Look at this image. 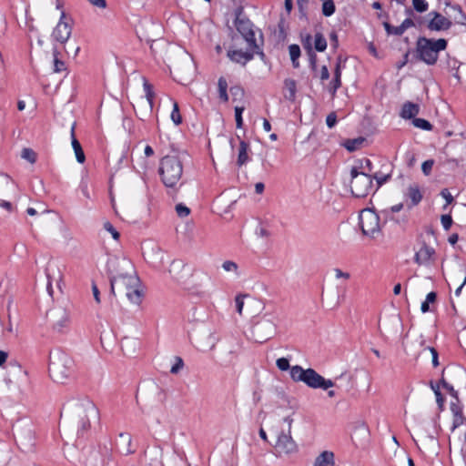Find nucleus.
Here are the masks:
<instances>
[{
    "label": "nucleus",
    "instance_id": "2f4dec72",
    "mask_svg": "<svg viewBox=\"0 0 466 466\" xmlns=\"http://www.w3.org/2000/svg\"><path fill=\"white\" fill-rule=\"evenodd\" d=\"M221 268L230 279H238L242 276L239 265L233 260H224L221 264Z\"/></svg>",
    "mask_w": 466,
    "mask_h": 466
},
{
    "label": "nucleus",
    "instance_id": "cd10ccee",
    "mask_svg": "<svg viewBox=\"0 0 466 466\" xmlns=\"http://www.w3.org/2000/svg\"><path fill=\"white\" fill-rule=\"evenodd\" d=\"M147 461V466H164L162 461L163 450L159 446H155L145 452Z\"/></svg>",
    "mask_w": 466,
    "mask_h": 466
},
{
    "label": "nucleus",
    "instance_id": "7c9ffc66",
    "mask_svg": "<svg viewBox=\"0 0 466 466\" xmlns=\"http://www.w3.org/2000/svg\"><path fill=\"white\" fill-rule=\"evenodd\" d=\"M117 447L124 455H129L135 452V449L132 448L131 435L127 432L118 435Z\"/></svg>",
    "mask_w": 466,
    "mask_h": 466
},
{
    "label": "nucleus",
    "instance_id": "8fccbe9b",
    "mask_svg": "<svg viewBox=\"0 0 466 466\" xmlns=\"http://www.w3.org/2000/svg\"><path fill=\"white\" fill-rule=\"evenodd\" d=\"M335 12V4L333 0H324L322 4V14L325 16H330Z\"/></svg>",
    "mask_w": 466,
    "mask_h": 466
},
{
    "label": "nucleus",
    "instance_id": "0e129e2a",
    "mask_svg": "<svg viewBox=\"0 0 466 466\" xmlns=\"http://www.w3.org/2000/svg\"><path fill=\"white\" fill-rule=\"evenodd\" d=\"M340 86H341L340 78L334 76L333 80L330 82L329 88L332 96H335L337 90L340 87Z\"/></svg>",
    "mask_w": 466,
    "mask_h": 466
},
{
    "label": "nucleus",
    "instance_id": "c85d7f7f",
    "mask_svg": "<svg viewBox=\"0 0 466 466\" xmlns=\"http://www.w3.org/2000/svg\"><path fill=\"white\" fill-rule=\"evenodd\" d=\"M70 322L69 314L65 309H58L53 314V327L58 331H63Z\"/></svg>",
    "mask_w": 466,
    "mask_h": 466
},
{
    "label": "nucleus",
    "instance_id": "58836bf2",
    "mask_svg": "<svg viewBox=\"0 0 466 466\" xmlns=\"http://www.w3.org/2000/svg\"><path fill=\"white\" fill-rule=\"evenodd\" d=\"M155 96L154 91L147 93L145 97L140 99L142 106H144V112L142 116L150 115L153 109V99Z\"/></svg>",
    "mask_w": 466,
    "mask_h": 466
},
{
    "label": "nucleus",
    "instance_id": "0eeeda50",
    "mask_svg": "<svg viewBox=\"0 0 466 466\" xmlns=\"http://www.w3.org/2000/svg\"><path fill=\"white\" fill-rule=\"evenodd\" d=\"M436 435L435 426L427 422L416 427L412 439L420 451L430 454H437L439 442Z\"/></svg>",
    "mask_w": 466,
    "mask_h": 466
},
{
    "label": "nucleus",
    "instance_id": "c9c22d12",
    "mask_svg": "<svg viewBox=\"0 0 466 466\" xmlns=\"http://www.w3.org/2000/svg\"><path fill=\"white\" fill-rule=\"evenodd\" d=\"M71 140H72V147L75 151L76 160L79 163H84L86 160V157H85L84 151L82 149V147H81L79 141L76 138L75 125H73V127L71 128Z\"/></svg>",
    "mask_w": 466,
    "mask_h": 466
},
{
    "label": "nucleus",
    "instance_id": "f03ea898",
    "mask_svg": "<svg viewBox=\"0 0 466 466\" xmlns=\"http://www.w3.org/2000/svg\"><path fill=\"white\" fill-rule=\"evenodd\" d=\"M99 418L96 405L88 399L74 400L64 405L59 426L67 434L82 436Z\"/></svg>",
    "mask_w": 466,
    "mask_h": 466
},
{
    "label": "nucleus",
    "instance_id": "864d4df0",
    "mask_svg": "<svg viewBox=\"0 0 466 466\" xmlns=\"http://www.w3.org/2000/svg\"><path fill=\"white\" fill-rule=\"evenodd\" d=\"M451 8L458 13V15L454 17L455 22L459 25H466V15L463 13L461 6L453 5Z\"/></svg>",
    "mask_w": 466,
    "mask_h": 466
},
{
    "label": "nucleus",
    "instance_id": "ddd939ff",
    "mask_svg": "<svg viewBox=\"0 0 466 466\" xmlns=\"http://www.w3.org/2000/svg\"><path fill=\"white\" fill-rule=\"evenodd\" d=\"M195 71L192 57L186 52H182L178 61L174 63L172 73L176 80L179 83L186 84L190 81Z\"/></svg>",
    "mask_w": 466,
    "mask_h": 466
},
{
    "label": "nucleus",
    "instance_id": "9d476101",
    "mask_svg": "<svg viewBox=\"0 0 466 466\" xmlns=\"http://www.w3.org/2000/svg\"><path fill=\"white\" fill-rule=\"evenodd\" d=\"M278 319L272 314H264L251 327L250 339L258 343L271 339L278 330Z\"/></svg>",
    "mask_w": 466,
    "mask_h": 466
},
{
    "label": "nucleus",
    "instance_id": "4d7b16f0",
    "mask_svg": "<svg viewBox=\"0 0 466 466\" xmlns=\"http://www.w3.org/2000/svg\"><path fill=\"white\" fill-rule=\"evenodd\" d=\"M412 123L416 127L423 130H431L432 128L431 124L423 118H414Z\"/></svg>",
    "mask_w": 466,
    "mask_h": 466
},
{
    "label": "nucleus",
    "instance_id": "f8f14e48",
    "mask_svg": "<svg viewBox=\"0 0 466 466\" xmlns=\"http://www.w3.org/2000/svg\"><path fill=\"white\" fill-rule=\"evenodd\" d=\"M384 222L372 208H364L360 214V227L363 236L375 239L381 236Z\"/></svg>",
    "mask_w": 466,
    "mask_h": 466
},
{
    "label": "nucleus",
    "instance_id": "aec40b11",
    "mask_svg": "<svg viewBox=\"0 0 466 466\" xmlns=\"http://www.w3.org/2000/svg\"><path fill=\"white\" fill-rule=\"evenodd\" d=\"M255 54H260L261 56H264V54L260 51V47H258V49H252L248 46H247L246 51H242L241 49H229L228 51V56L231 61L241 64L243 66L253 59Z\"/></svg>",
    "mask_w": 466,
    "mask_h": 466
},
{
    "label": "nucleus",
    "instance_id": "774afa93",
    "mask_svg": "<svg viewBox=\"0 0 466 466\" xmlns=\"http://www.w3.org/2000/svg\"><path fill=\"white\" fill-rule=\"evenodd\" d=\"M104 228L112 235L114 239L117 240L119 238L118 231L114 228V226L110 222H105Z\"/></svg>",
    "mask_w": 466,
    "mask_h": 466
},
{
    "label": "nucleus",
    "instance_id": "052dcab7",
    "mask_svg": "<svg viewBox=\"0 0 466 466\" xmlns=\"http://www.w3.org/2000/svg\"><path fill=\"white\" fill-rule=\"evenodd\" d=\"M412 5L417 12L423 13L428 10L429 5L425 0H412Z\"/></svg>",
    "mask_w": 466,
    "mask_h": 466
},
{
    "label": "nucleus",
    "instance_id": "39448f33",
    "mask_svg": "<svg viewBox=\"0 0 466 466\" xmlns=\"http://www.w3.org/2000/svg\"><path fill=\"white\" fill-rule=\"evenodd\" d=\"M294 411L291 410L283 418V422L287 424V429L277 430L275 432V439L271 442L277 456H289L295 454L299 451V447L291 435V428L293 424Z\"/></svg>",
    "mask_w": 466,
    "mask_h": 466
},
{
    "label": "nucleus",
    "instance_id": "37998d69",
    "mask_svg": "<svg viewBox=\"0 0 466 466\" xmlns=\"http://www.w3.org/2000/svg\"><path fill=\"white\" fill-rule=\"evenodd\" d=\"M381 326L386 332L390 333L395 328L400 326V320L397 317L392 319H385L381 324L380 323V328Z\"/></svg>",
    "mask_w": 466,
    "mask_h": 466
},
{
    "label": "nucleus",
    "instance_id": "423d86ee",
    "mask_svg": "<svg viewBox=\"0 0 466 466\" xmlns=\"http://www.w3.org/2000/svg\"><path fill=\"white\" fill-rule=\"evenodd\" d=\"M446 47L447 41L444 38L431 39L421 36L416 42V54L420 60L432 66L436 64L439 53L445 50Z\"/></svg>",
    "mask_w": 466,
    "mask_h": 466
},
{
    "label": "nucleus",
    "instance_id": "69168bd1",
    "mask_svg": "<svg viewBox=\"0 0 466 466\" xmlns=\"http://www.w3.org/2000/svg\"><path fill=\"white\" fill-rule=\"evenodd\" d=\"M176 211L178 217L186 218L189 215L190 209L183 204H177L176 206Z\"/></svg>",
    "mask_w": 466,
    "mask_h": 466
},
{
    "label": "nucleus",
    "instance_id": "b1692460",
    "mask_svg": "<svg viewBox=\"0 0 466 466\" xmlns=\"http://www.w3.org/2000/svg\"><path fill=\"white\" fill-rule=\"evenodd\" d=\"M404 197L407 201H410V203L407 204L408 208H411L421 201L422 193L417 184H411L407 187Z\"/></svg>",
    "mask_w": 466,
    "mask_h": 466
},
{
    "label": "nucleus",
    "instance_id": "79ce46f5",
    "mask_svg": "<svg viewBox=\"0 0 466 466\" xmlns=\"http://www.w3.org/2000/svg\"><path fill=\"white\" fill-rule=\"evenodd\" d=\"M354 434L360 438H366L369 435V428L364 421H357L354 425Z\"/></svg>",
    "mask_w": 466,
    "mask_h": 466
},
{
    "label": "nucleus",
    "instance_id": "bf43d9fd",
    "mask_svg": "<svg viewBox=\"0 0 466 466\" xmlns=\"http://www.w3.org/2000/svg\"><path fill=\"white\" fill-rule=\"evenodd\" d=\"M230 94H231L234 101H239L244 96V90L242 87L238 86H232L230 88Z\"/></svg>",
    "mask_w": 466,
    "mask_h": 466
},
{
    "label": "nucleus",
    "instance_id": "f257e3e1",
    "mask_svg": "<svg viewBox=\"0 0 466 466\" xmlns=\"http://www.w3.org/2000/svg\"><path fill=\"white\" fill-rule=\"evenodd\" d=\"M109 270L111 292L138 306L142 300V292L132 262L126 258H115L109 264Z\"/></svg>",
    "mask_w": 466,
    "mask_h": 466
},
{
    "label": "nucleus",
    "instance_id": "603ef678",
    "mask_svg": "<svg viewBox=\"0 0 466 466\" xmlns=\"http://www.w3.org/2000/svg\"><path fill=\"white\" fill-rule=\"evenodd\" d=\"M326 47H327V41L324 38V36L320 33L316 34L315 35V48H316V50L319 52H322L326 49Z\"/></svg>",
    "mask_w": 466,
    "mask_h": 466
},
{
    "label": "nucleus",
    "instance_id": "6e6d98bb",
    "mask_svg": "<svg viewBox=\"0 0 466 466\" xmlns=\"http://www.w3.org/2000/svg\"><path fill=\"white\" fill-rule=\"evenodd\" d=\"M383 26L388 35H401L404 32L402 28L399 26H392L390 23L384 22Z\"/></svg>",
    "mask_w": 466,
    "mask_h": 466
},
{
    "label": "nucleus",
    "instance_id": "ea45409f",
    "mask_svg": "<svg viewBox=\"0 0 466 466\" xmlns=\"http://www.w3.org/2000/svg\"><path fill=\"white\" fill-rule=\"evenodd\" d=\"M365 142V138L362 137H357V138H352V139H347L344 143H343V146L350 151V152H353L359 148L361 147V146L363 145V143Z\"/></svg>",
    "mask_w": 466,
    "mask_h": 466
},
{
    "label": "nucleus",
    "instance_id": "c03bdc74",
    "mask_svg": "<svg viewBox=\"0 0 466 466\" xmlns=\"http://www.w3.org/2000/svg\"><path fill=\"white\" fill-rule=\"evenodd\" d=\"M168 101L173 106V110L171 112V119L174 122V124L177 126L182 122V117L179 113L178 105L176 101L172 100L171 98H168Z\"/></svg>",
    "mask_w": 466,
    "mask_h": 466
},
{
    "label": "nucleus",
    "instance_id": "e433bc0d",
    "mask_svg": "<svg viewBox=\"0 0 466 466\" xmlns=\"http://www.w3.org/2000/svg\"><path fill=\"white\" fill-rule=\"evenodd\" d=\"M420 108L417 104L407 102L403 105L400 116L403 118L410 119L419 114Z\"/></svg>",
    "mask_w": 466,
    "mask_h": 466
},
{
    "label": "nucleus",
    "instance_id": "a19ab883",
    "mask_svg": "<svg viewBox=\"0 0 466 466\" xmlns=\"http://www.w3.org/2000/svg\"><path fill=\"white\" fill-rule=\"evenodd\" d=\"M248 145L245 141H240L239 144V151L238 156V165L239 167L243 166L248 160Z\"/></svg>",
    "mask_w": 466,
    "mask_h": 466
},
{
    "label": "nucleus",
    "instance_id": "7ed1b4c3",
    "mask_svg": "<svg viewBox=\"0 0 466 466\" xmlns=\"http://www.w3.org/2000/svg\"><path fill=\"white\" fill-rule=\"evenodd\" d=\"M135 400L143 414L154 416L164 404L166 392L155 380H147L138 385Z\"/></svg>",
    "mask_w": 466,
    "mask_h": 466
},
{
    "label": "nucleus",
    "instance_id": "49530a36",
    "mask_svg": "<svg viewBox=\"0 0 466 466\" xmlns=\"http://www.w3.org/2000/svg\"><path fill=\"white\" fill-rule=\"evenodd\" d=\"M218 92H219V97L224 101L227 102L228 100V96L227 94L228 89V83L225 78L220 77L218 79Z\"/></svg>",
    "mask_w": 466,
    "mask_h": 466
},
{
    "label": "nucleus",
    "instance_id": "09e8293b",
    "mask_svg": "<svg viewBox=\"0 0 466 466\" xmlns=\"http://www.w3.org/2000/svg\"><path fill=\"white\" fill-rule=\"evenodd\" d=\"M21 157L31 164H35L36 161V153L28 147H25L21 152Z\"/></svg>",
    "mask_w": 466,
    "mask_h": 466
},
{
    "label": "nucleus",
    "instance_id": "1a4fd4ad",
    "mask_svg": "<svg viewBox=\"0 0 466 466\" xmlns=\"http://www.w3.org/2000/svg\"><path fill=\"white\" fill-rule=\"evenodd\" d=\"M183 164L177 156H166L160 160L159 175L167 187H175L181 179Z\"/></svg>",
    "mask_w": 466,
    "mask_h": 466
},
{
    "label": "nucleus",
    "instance_id": "a18cd8bd",
    "mask_svg": "<svg viewBox=\"0 0 466 466\" xmlns=\"http://www.w3.org/2000/svg\"><path fill=\"white\" fill-rule=\"evenodd\" d=\"M290 59L292 61L293 66L298 67L299 62L298 59L300 56V48L298 45H291L289 47Z\"/></svg>",
    "mask_w": 466,
    "mask_h": 466
},
{
    "label": "nucleus",
    "instance_id": "4468645a",
    "mask_svg": "<svg viewBox=\"0 0 466 466\" xmlns=\"http://www.w3.org/2000/svg\"><path fill=\"white\" fill-rule=\"evenodd\" d=\"M350 174V188L352 194L357 198H363L367 196L371 190V177L364 172H359L356 168H352Z\"/></svg>",
    "mask_w": 466,
    "mask_h": 466
},
{
    "label": "nucleus",
    "instance_id": "f704fd0d",
    "mask_svg": "<svg viewBox=\"0 0 466 466\" xmlns=\"http://www.w3.org/2000/svg\"><path fill=\"white\" fill-rule=\"evenodd\" d=\"M101 344L106 351H113L116 346V339L111 330H105L101 334Z\"/></svg>",
    "mask_w": 466,
    "mask_h": 466
},
{
    "label": "nucleus",
    "instance_id": "393cba45",
    "mask_svg": "<svg viewBox=\"0 0 466 466\" xmlns=\"http://www.w3.org/2000/svg\"><path fill=\"white\" fill-rule=\"evenodd\" d=\"M218 337L212 332H205L197 339V347L203 351L211 350L218 342Z\"/></svg>",
    "mask_w": 466,
    "mask_h": 466
},
{
    "label": "nucleus",
    "instance_id": "de8ad7c7",
    "mask_svg": "<svg viewBox=\"0 0 466 466\" xmlns=\"http://www.w3.org/2000/svg\"><path fill=\"white\" fill-rule=\"evenodd\" d=\"M183 268V263L179 260H173L170 264L168 272L174 279L179 278L180 270Z\"/></svg>",
    "mask_w": 466,
    "mask_h": 466
},
{
    "label": "nucleus",
    "instance_id": "6ab92c4d",
    "mask_svg": "<svg viewBox=\"0 0 466 466\" xmlns=\"http://www.w3.org/2000/svg\"><path fill=\"white\" fill-rule=\"evenodd\" d=\"M71 34L72 25L66 20L65 13L62 12L60 20L52 32V38L60 44H66Z\"/></svg>",
    "mask_w": 466,
    "mask_h": 466
},
{
    "label": "nucleus",
    "instance_id": "c756f323",
    "mask_svg": "<svg viewBox=\"0 0 466 466\" xmlns=\"http://www.w3.org/2000/svg\"><path fill=\"white\" fill-rule=\"evenodd\" d=\"M15 182L6 174H0V195L9 197L15 191Z\"/></svg>",
    "mask_w": 466,
    "mask_h": 466
},
{
    "label": "nucleus",
    "instance_id": "e2e57ef3",
    "mask_svg": "<svg viewBox=\"0 0 466 466\" xmlns=\"http://www.w3.org/2000/svg\"><path fill=\"white\" fill-rule=\"evenodd\" d=\"M458 270L460 272L463 273L465 276H464L462 283L455 290V294L454 295L457 298L461 295V289H462L463 286L466 284V266H464L462 264H460L459 267H458Z\"/></svg>",
    "mask_w": 466,
    "mask_h": 466
},
{
    "label": "nucleus",
    "instance_id": "72a5a7b5",
    "mask_svg": "<svg viewBox=\"0 0 466 466\" xmlns=\"http://www.w3.org/2000/svg\"><path fill=\"white\" fill-rule=\"evenodd\" d=\"M419 357L422 360H431V363L434 367L439 366V358L437 350L432 347H424L419 354Z\"/></svg>",
    "mask_w": 466,
    "mask_h": 466
},
{
    "label": "nucleus",
    "instance_id": "20e7f679",
    "mask_svg": "<svg viewBox=\"0 0 466 466\" xmlns=\"http://www.w3.org/2000/svg\"><path fill=\"white\" fill-rule=\"evenodd\" d=\"M451 410L453 414L451 433L450 436V454L457 461L466 463V419L461 408L451 402Z\"/></svg>",
    "mask_w": 466,
    "mask_h": 466
},
{
    "label": "nucleus",
    "instance_id": "5701e85b",
    "mask_svg": "<svg viewBox=\"0 0 466 466\" xmlns=\"http://www.w3.org/2000/svg\"><path fill=\"white\" fill-rule=\"evenodd\" d=\"M15 439L19 449L25 452L34 447V432L30 429H16Z\"/></svg>",
    "mask_w": 466,
    "mask_h": 466
},
{
    "label": "nucleus",
    "instance_id": "5fc2aeb1",
    "mask_svg": "<svg viewBox=\"0 0 466 466\" xmlns=\"http://www.w3.org/2000/svg\"><path fill=\"white\" fill-rule=\"evenodd\" d=\"M184 368V361L183 360L178 357V356H176L174 358V364L172 365L171 369H170V373L171 374H178Z\"/></svg>",
    "mask_w": 466,
    "mask_h": 466
},
{
    "label": "nucleus",
    "instance_id": "338daca9",
    "mask_svg": "<svg viewBox=\"0 0 466 466\" xmlns=\"http://www.w3.org/2000/svg\"><path fill=\"white\" fill-rule=\"evenodd\" d=\"M447 372L462 379V380H464L466 379V371L464 369H462L461 367L450 369L447 370Z\"/></svg>",
    "mask_w": 466,
    "mask_h": 466
},
{
    "label": "nucleus",
    "instance_id": "13d9d810",
    "mask_svg": "<svg viewBox=\"0 0 466 466\" xmlns=\"http://www.w3.org/2000/svg\"><path fill=\"white\" fill-rule=\"evenodd\" d=\"M333 274H334V278L336 279H342V280H349L351 277L350 273L348 272V271H343L342 269L339 268H333L332 270Z\"/></svg>",
    "mask_w": 466,
    "mask_h": 466
},
{
    "label": "nucleus",
    "instance_id": "4be33fe9",
    "mask_svg": "<svg viewBox=\"0 0 466 466\" xmlns=\"http://www.w3.org/2000/svg\"><path fill=\"white\" fill-rule=\"evenodd\" d=\"M27 381V372L20 365L16 363H10L6 370V377L5 382L7 386H10L13 382Z\"/></svg>",
    "mask_w": 466,
    "mask_h": 466
},
{
    "label": "nucleus",
    "instance_id": "2eb2a0df",
    "mask_svg": "<svg viewBox=\"0 0 466 466\" xmlns=\"http://www.w3.org/2000/svg\"><path fill=\"white\" fill-rule=\"evenodd\" d=\"M46 276L47 279L46 289L50 296H53V285L61 291L63 272L61 267L56 262H49L46 268Z\"/></svg>",
    "mask_w": 466,
    "mask_h": 466
},
{
    "label": "nucleus",
    "instance_id": "a211bd4d",
    "mask_svg": "<svg viewBox=\"0 0 466 466\" xmlns=\"http://www.w3.org/2000/svg\"><path fill=\"white\" fill-rule=\"evenodd\" d=\"M142 250L145 259L151 266L159 268L162 265L165 253L158 246L150 242L145 243Z\"/></svg>",
    "mask_w": 466,
    "mask_h": 466
},
{
    "label": "nucleus",
    "instance_id": "680f3d73",
    "mask_svg": "<svg viewBox=\"0 0 466 466\" xmlns=\"http://www.w3.org/2000/svg\"><path fill=\"white\" fill-rule=\"evenodd\" d=\"M276 365L279 370L285 371V370H290V365L289 361L287 358H279L276 360Z\"/></svg>",
    "mask_w": 466,
    "mask_h": 466
},
{
    "label": "nucleus",
    "instance_id": "6e6552de",
    "mask_svg": "<svg viewBox=\"0 0 466 466\" xmlns=\"http://www.w3.org/2000/svg\"><path fill=\"white\" fill-rule=\"evenodd\" d=\"M289 374L293 381L303 382L312 389L327 390L334 386V382L331 380H326L310 368L304 370L301 366L295 365L290 368Z\"/></svg>",
    "mask_w": 466,
    "mask_h": 466
},
{
    "label": "nucleus",
    "instance_id": "3c124183",
    "mask_svg": "<svg viewBox=\"0 0 466 466\" xmlns=\"http://www.w3.org/2000/svg\"><path fill=\"white\" fill-rule=\"evenodd\" d=\"M59 52L56 48H54L53 50V56H54V72L59 73L61 71L66 70L65 63L58 59Z\"/></svg>",
    "mask_w": 466,
    "mask_h": 466
},
{
    "label": "nucleus",
    "instance_id": "473e14b6",
    "mask_svg": "<svg viewBox=\"0 0 466 466\" xmlns=\"http://www.w3.org/2000/svg\"><path fill=\"white\" fill-rule=\"evenodd\" d=\"M335 455L333 451H323L315 459L312 466H334Z\"/></svg>",
    "mask_w": 466,
    "mask_h": 466
},
{
    "label": "nucleus",
    "instance_id": "dca6fc26",
    "mask_svg": "<svg viewBox=\"0 0 466 466\" xmlns=\"http://www.w3.org/2000/svg\"><path fill=\"white\" fill-rule=\"evenodd\" d=\"M235 25L238 32L246 41L247 46H250L252 49H258L259 46L255 38V31L252 23L248 19L238 17Z\"/></svg>",
    "mask_w": 466,
    "mask_h": 466
},
{
    "label": "nucleus",
    "instance_id": "f3484780",
    "mask_svg": "<svg viewBox=\"0 0 466 466\" xmlns=\"http://www.w3.org/2000/svg\"><path fill=\"white\" fill-rule=\"evenodd\" d=\"M346 289H342L340 292L339 288L328 289L322 290L321 293V303L324 307L329 309H336L339 307L341 302L345 299Z\"/></svg>",
    "mask_w": 466,
    "mask_h": 466
},
{
    "label": "nucleus",
    "instance_id": "9b49d317",
    "mask_svg": "<svg viewBox=\"0 0 466 466\" xmlns=\"http://www.w3.org/2000/svg\"><path fill=\"white\" fill-rule=\"evenodd\" d=\"M72 373V360L66 354L55 352L50 356L49 375L56 383H65Z\"/></svg>",
    "mask_w": 466,
    "mask_h": 466
},
{
    "label": "nucleus",
    "instance_id": "4c0bfd02",
    "mask_svg": "<svg viewBox=\"0 0 466 466\" xmlns=\"http://www.w3.org/2000/svg\"><path fill=\"white\" fill-rule=\"evenodd\" d=\"M284 87L288 93L284 96L289 101H294L296 97L297 92V84L296 81L290 78L285 79Z\"/></svg>",
    "mask_w": 466,
    "mask_h": 466
},
{
    "label": "nucleus",
    "instance_id": "412c9836",
    "mask_svg": "<svg viewBox=\"0 0 466 466\" xmlns=\"http://www.w3.org/2000/svg\"><path fill=\"white\" fill-rule=\"evenodd\" d=\"M428 16L427 28L431 31H446L451 27L452 22L439 12H431Z\"/></svg>",
    "mask_w": 466,
    "mask_h": 466
},
{
    "label": "nucleus",
    "instance_id": "bb28decb",
    "mask_svg": "<svg viewBox=\"0 0 466 466\" xmlns=\"http://www.w3.org/2000/svg\"><path fill=\"white\" fill-rule=\"evenodd\" d=\"M434 254V248L423 243L415 254V262L419 265H428L432 260Z\"/></svg>",
    "mask_w": 466,
    "mask_h": 466
},
{
    "label": "nucleus",
    "instance_id": "a878e982",
    "mask_svg": "<svg viewBox=\"0 0 466 466\" xmlns=\"http://www.w3.org/2000/svg\"><path fill=\"white\" fill-rule=\"evenodd\" d=\"M212 285L211 277L206 272H200L195 275V283L193 289L198 295H203L205 290Z\"/></svg>",
    "mask_w": 466,
    "mask_h": 466
}]
</instances>
